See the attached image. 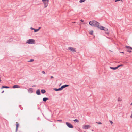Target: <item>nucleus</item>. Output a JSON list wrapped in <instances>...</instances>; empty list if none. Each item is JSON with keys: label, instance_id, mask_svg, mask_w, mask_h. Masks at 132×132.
Instances as JSON below:
<instances>
[{"label": "nucleus", "instance_id": "obj_40", "mask_svg": "<svg viewBox=\"0 0 132 132\" xmlns=\"http://www.w3.org/2000/svg\"><path fill=\"white\" fill-rule=\"evenodd\" d=\"M130 105H132V102L131 103Z\"/></svg>", "mask_w": 132, "mask_h": 132}, {"label": "nucleus", "instance_id": "obj_17", "mask_svg": "<svg viewBox=\"0 0 132 132\" xmlns=\"http://www.w3.org/2000/svg\"><path fill=\"white\" fill-rule=\"evenodd\" d=\"M125 47L126 48H127L128 49H132V47L129 46H126Z\"/></svg>", "mask_w": 132, "mask_h": 132}, {"label": "nucleus", "instance_id": "obj_6", "mask_svg": "<svg viewBox=\"0 0 132 132\" xmlns=\"http://www.w3.org/2000/svg\"><path fill=\"white\" fill-rule=\"evenodd\" d=\"M68 49L70 50L73 52H76V51L75 50V48L69 47H68Z\"/></svg>", "mask_w": 132, "mask_h": 132}, {"label": "nucleus", "instance_id": "obj_43", "mask_svg": "<svg viewBox=\"0 0 132 132\" xmlns=\"http://www.w3.org/2000/svg\"><path fill=\"white\" fill-rule=\"evenodd\" d=\"M131 49L132 50V49Z\"/></svg>", "mask_w": 132, "mask_h": 132}, {"label": "nucleus", "instance_id": "obj_19", "mask_svg": "<svg viewBox=\"0 0 132 132\" xmlns=\"http://www.w3.org/2000/svg\"><path fill=\"white\" fill-rule=\"evenodd\" d=\"M93 30H91L89 32V34L91 35H92L93 34Z\"/></svg>", "mask_w": 132, "mask_h": 132}, {"label": "nucleus", "instance_id": "obj_21", "mask_svg": "<svg viewBox=\"0 0 132 132\" xmlns=\"http://www.w3.org/2000/svg\"><path fill=\"white\" fill-rule=\"evenodd\" d=\"M86 0H80L79 1V2L80 3H81L85 2Z\"/></svg>", "mask_w": 132, "mask_h": 132}, {"label": "nucleus", "instance_id": "obj_16", "mask_svg": "<svg viewBox=\"0 0 132 132\" xmlns=\"http://www.w3.org/2000/svg\"><path fill=\"white\" fill-rule=\"evenodd\" d=\"M41 92L42 94H44L45 93L46 91L44 89H42L41 90Z\"/></svg>", "mask_w": 132, "mask_h": 132}, {"label": "nucleus", "instance_id": "obj_5", "mask_svg": "<svg viewBox=\"0 0 132 132\" xmlns=\"http://www.w3.org/2000/svg\"><path fill=\"white\" fill-rule=\"evenodd\" d=\"M66 124L67 126L70 128H73V126L69 123L66 122Z\"/></svg>", "mask_w": 132, "mask_h": 132}, {"label": "nucleus", "instance_id": "obj_34", "mask_svg": "<svg viewBox=\"0 0 132 132\" xmlns=\"http://www.w3.org/2000/svg\"><path fill=\"white\" fill-rule=\"evenodd\" d=\"M80 21L81 22H83L84 21V20H82V19L80 20Z\"/></svg>", "mask_w": 132, "mask_h": 132}, {"label": "nucleus", "instance_id": "obj_20", "mask_svg": "<svg viewBox=\"0 0 132 132\" xmlns=\"http://www.w3.org/2000/svg\"><path fill=\"white\" fill-rule=\"evenodd\" d=\"M34 61V60L33 59H31L30 60L28 61V62H31L33 61Z\"/></svg>", "mask_w": 132, "mask_h": 132}, {"label": "nucleus", "instance_id": "obj_9", "mask_svg": "<svg viewBox=\"0 0 132 132\" xmlns=\"http://www.w3.org/2000/svg\"><path fill=\"white\" fill-rule=\"evenodd\" d=\"M53 89L55 91H61L62 90L61 87L58 89L54 88Z\"/></svg>", "mask_w": 132, "mask_h": 132}, {"label": "nucleus", "instance_id": "obj_24", "mask_svg": "<svg viewBox=\"0 0 132 132\" xmlns=\"http://www.w3.org/2000/svg\"><path fill=\"white\" fill-rule=\"evenodd\" d=\"M34 30V32H37L39 31L38 30V29H35Z\"/></svg>", "mask_w": 132, "mask_h": 132}, {"label": "nucleus", "instance_id": "obj_15", "mask_svg": "<svg viewBox=\"0 0 132 132\" xmlns=\"http://www.w3.org/2000/svg\"><path fill=\"white\" fill-rule=\"evenodd\" d=\"M19 124L17 122H16V131H17L18 129V127L19 126Z\"/></svg>", "mask_w": 132, "mask_h": 132}, {"label": "nucleus", "instance_id": "obj_31", "mask_svg": "<svg viewBox=\"0 0 132 132\" xmlns=\"http://www.w3.org/2000/svg\"><path fill=\"white\" fill-rule=\"evenodd\" d=\"M120 67V66L119 65L118 66H117V67H116L117 68V69L118 68H119Z\"/></svg>", "mask_w": 132, "mask_h": 132}, {"label": "nucleus", "instance_id": "obj_13", "mask_svg": "<svg viewBox=\"0 0 132 132\" xmlns=\"http://www.w3.org/2000/svg\"><path fill=\"white\" fill-rule=\"evenodd\" d=\"M49 99L47 97H44L43 98V100L44 102H46L47 100H48Z\"/></svg>", "mask_w": 132, "mask_h": 132}, {"label": "nucleus", "instance_id": "obj_25", "mask_svg": "<svg viewBox=\"0 0 132 132\" xmlns=\"http://www.w3.org/2000/svg\"><path fill=\"white\" fill-rule=\"evenodd\" d=\"M96 123H97L98 124H102V123L100 122H96Z\"/></svg>", "mask_w": 132, "mask_h": 132}, {"label": "nucleus", "instance_id": "obj_37", "mask_svg": "<svg viewBox=\"0 0 132 132\" xmlns=\"http://www.w3.org/2000/svg\"><path fill=\"white\" fill-rule=\"evenodd\" d=\"M58 121H60V122H61L62 121V120H58Z\"/></svg>", "mask_w": 132, "mask_h": 132}, {"label": "nucleus", "instance_id": "obj_22", "mask_svg": "<svg viewBox=\"0 0 132 132\" xmlns=\"http://www.w3.org/2000/svg\"><path fill=\"white\" fill-rule=\"evenodd\" d=\"M73 121L74 122H79V121L77 119H75L73 120Z\"/></svg>", "mask_w": 132, "mask_h": 132}, {"label": "nucleus", "instance_id": "obj_38", "mask_svg": "<svg viewBox=\"0 0 132 132\" xmlns=\"http://www.w3.org/2000/svg\"><path fill=\"white\" fill-rule=\"evenodd\" d=\"M35 86H36L35 85H33L32 86V87H35Z\"/></svg>", "mask_w": 132, "mask_h": 132}, {"label": "nucleus", "instance_id": "obj_2", "mask_svg": "<svg viewBox=\"0 0 132 132\" xmlns=\"http://www.w3.org/2000/svg\"><path fill=\"white\" fill-rule=\"evenodd\" d=\"M98 28L100 29L101 30H103L104 31H106V33L108 34H109V32L108 31V29L104 27L103 26H100L99 27H98Z\"/></svg>", "mask_w": 132, "mask_h": 132}, {"label": "nucleus", "instance_id": "obj_23", "mask_svg": "<svg viewBox=\"0 0 132 132\" xmlns=\"http://www.w3.org/2000/svg\"><path fill=\"white\" fill-rule=\"evenodd\" d=\"M130 50V49H127V51L128 52H129V53H131V52L132 51Z\"/></svg>", "mask_w": 132, "mask_h": 132}, {"label": "nucleus", "instance_id": "obj_39", "mask_svg": "<svg viewBox=\"0 0 132 132\" xmlns=\"http://www.w3.org/2000/svg\"><path fill=\"white\" fill-rule=\"evenodd\" d=\"M4 92V91H3L2 92V93H3V92Z\"/></svg>", "mask_w": 132, "mask_h": 132}, {"label": "nucleus", "instance_id": "obj_1", "mask_svg": "<svg viewBox=\"0 0 132 132\" xmlns=\"http://www.w3.org/2000/svg\"><path fill=\"white\" fill-rule=\"evenodd\" d=\"M89 24L94 27H97L98 28L99 27V23L95 20L91 21L89 22Z\"/></svg>", "mask_w": 132, "mask_h": 132}, {"label": "nucleus", "instance_id": "obj_8", "mask_svg": "<svg viewBox=\"0 0 132 132\" xmlns=\"http://www.w3.org/2000/svg\"><path fill=\"white\" fill-rule=\"evenodd\" d=\"M69 86V85H68L66 84V85H63L61 87V88H62V90L63 89L67 87L68 86Z\"/></svg>", "mask_w": 132, "mask_h": 132}, {"label": "nucleus", "instance_id": "obj_41", "mask_svg": "<svg viewBox=\"0 0 132 132\" xmlns=\"http://www.w3.org/2000/svg\"><path fill=\"white\" fill-rule=\"evenodd\" d=\"M72 23H75V22H73Z\"/></svg>", "mask_w": 132, "mask_h": 132}, {"label": "nucleus", "instance_id": "obj_18", "mask_svg": "<svg viewBox=\"0 0 132 132\" xmlns=\"http://www.w3.org/2000/svg\"><path fill=\"white\" fill-rule=\"evenodd\" d=\"M110 68L111 69H112V70H115L117 69V68L116 67H110Z\"/></svg>", "mask_w": 132, "mask_h": 132}, {"label": "nucleus", "instance_id": "obj_27", "mask_svg": "<svg viewBox=\"0 0 132 132\" xmlns=\"http://www.w3.org/2000/svg\"><path fill=\"white\" fill-rule=\"evenodd\" d=\"M42 73H43V74H45V72L44 71H42Z\"/></svg>", "mask_w": 132, "mask_h": 132}, {"label": "nucleus", "instance_id": "obj_29", "mask_svg": "<svg viewBox=\"0 0 132 132\" xmlns=\"http://www.w3.org/2000/svg\"><path fill=\"white\" fill-rule=\"evenodd\" d=\"M110 121V122L111 124H112L113 123L112 121Z\"/></svg>", "mask_w": 132, "mask_h": 132}, {"label": "nucleus", "instance_id": "obj_4", "mask_svg": "<svg viewBox=\"0 0 132 132\" xmlns=\"http://www.w3.org/2000/svg\"><path fill=\"white\" fill-rule=\"evenodd\" d=\"M42 1L44 4L45 8L48 5L49 0H42Z\"/></svg>", "mask_w": 132, "mask_h": 132}, {"label": "nucleus", "instance_id": "obj_26", "mask_svg": "<svg viewBox=\"0 0 132 132\" xmlns=\"http://www.w3.org/2000/svg\"><path fill=\"white\" fill-rule=\"evenodd\" d=\"M121 1V2H123L122 0H116L115 1V2H117L118 1Z\"/></svg>", "mask_w": 132, "mask_h": 132}, {"label": "nucleus", "instance_id": "obj_10", "mask_svg": "<svg viewBox=\"0 0 132 132\" xmlns=\"http://www.w3.org/2000/svg\"><path fill=\"white\" fill-rule=\"evenodd\" d=\"M36 93L38 95H40L41 94L40 90L39 89H38L36 91Z\"/></svg>", "mask_w": 132, "mask_h": 132}, {"label": "nucleus", "instance_id": "obj_7", "mask_svg": "<svg viewBox=\"0 0 132 132\" xmlns=\"http://www.w3.org/2000/svg\"><path fill=\"white\" fill-rule=\"evenodd\" d=\"M91 126L89 125H84L83 127V129H88L89 128H90Z\"/></svg>", "mask_w": 132, "mask_h": 132}, {"label": "nucleus", "instance_id": "obj_44", "mask_svg": "<svg viewBox=\"0 0 132 132\" xmlns=\"http://www.w3.org/2000/svg\"><path fill=\"white\" fill-rule=\"evenodd\" d=\"M84 132H86V131H84Z\"/></svg>", "mask_w": 132, "mask_h": 132}, {"label": "nucleus", "instance_id": "obj_14", "mask_svg": "<svg viewBox=\"0 0 132 132\" xmlns=\"http://www.w3.org/2000/svg\"><path fill=\"white\" fill-rule=\"evenodd\" d=\"M9 88V87L7 86H3L1 88V89H2L3 88Z\"/></svg>", "mask_w": 132, "mask_h": 132}, {"label": "nucleus", "instance_id": "obj_32", "mask_svg": "<svg viewBox=\"0 0 132 132\" xmlns=\"http://www.w3.org/2000/svg\"><path fill=\"white\" fill-rule=\"evenodd\" d=\"M41 28V27H39V28H38V30H39V29Z\"/></svg>", "mask_w": 132, "mask_h": 132}, {"label": "nucleus", "instance_id": "obj_30", "mask_svg": "<svg viewBox=\"0 0 132 132\" xmlns=\"http://www.w3.org/2000/svg\"><path fill=\"white\" fill-rule=\"evenodd\" d=\"M118 101H120L121 100L120 99V98H118Z\"/></svg>", "mask_w": 132, "mask_h": 132}, {"label": "nucleus", "instance_id": "obj_36", "mask_svg": "<svg viewBox=\"0 0 132 132\" xmlns=\"http://www.w3.org/2000/svg\"><path fill=\"white\" fill-rule=\"evenodd\" d=\"M51 78H53V76H51Z\"/></svg>", "mask_w": 132, "mask_h": 132}, {"label": "nucleus", "instance_id": "obj_12", "mask_svg": "<svg viewBox=\"0 0 132 132\" xmlns=\"http://www.w3.org/2000/svg\"><path fill=\"white\" fill-rule=\"evenodd\" d=\"M19 88V86L17 85H14L13 87V88Z\"/></svg>", "mask_w": 132, "mask_h": 132}, {"label": "nucleus", "instance_id": "obj_35", "mask_svg": "<svg viewBox=\"0 0 132 132\" xmlns=\"http://www.w3.org/2000/svg\"><path fill=\"white\" fill-rule=\"evenodd\" d=\"M120 53H124V52H120Z\"/></svg>", "mask_w": 132, "mask_h": 132}, {"label": "nucleus", "instance_id": "obj_33", "mask_svg": "<svg viewBox=\"0 0 132 132\" xmlns=\"http://www.w3.org/2000/svg\"><path fill=\"white\" fill-rule=\"evenodd\" d=\"M119 66H120V67L123 66V65L122 64H121Z\"/></svg>", "mask_w": 132, "mask_h": 132}, {"label": "nucleus", "instance_id": "obj_42", "mask_svg": "<svg viewBox=\"0 0 132 132\" xmlns=\"http://www.w3.org/2000/svg\"><path fill=\"white\" fill-rule=\"evenodd\" d=\"M17 131H16V132H17Z\"/></svg>", "mask_w": 132, "mask_h": 132}, {"label": "nucleus", "instance_id": "obj_11", "mask_svg": "<svg viewBox=\"0 0 132 132\" xmlns=\"http://www.w3.org/2000/svg\"><path fill=\"white\" fill-rule=\"evenodd\" d=\"M33 89L32 88H30L28 90V92L30 93H32L33 92Z\"/></svg>", "mask_w": 132, "mask_h": 132}, {"label": "nucleus", "instance_id": "obj_3", "mask_svg": "<svg viewBox=\"0 0 132 132\" xmlns=\"http://www.w3.org/2000/svg\"><path fill=\"white\" fill-rule=\"evenodd\" d=\"M35 41L33 39H29L27 41L26 43L29 44H35Z\"/></svg>", "mask_w": 132, "mask_h": 132}, {"label": "nucleus", "instance_id": "obj_28", "mask_svg": "<svg viewBox=\"0 0 132 132\" xmlns=\"http://www.w3.org/2000/svg\"><path fill=\"white\" fill-rule=\"evenodd\" d=\"M30 29L32 30H34V29L32 27H31L30 28Z\"/></svg>", "mask_w": 132, "mask_h": 132}]
</instances>
